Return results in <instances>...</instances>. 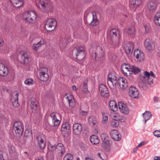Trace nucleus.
<instances>
[{
    "label": "nucleus",
    "instance_id": "obj_1",
    "mask_svg": "<svg viewBox=\"0 0 160 160\" xmlns=\"http://www.w3.org/2000/svg\"><path fill=\"white\" fill-rule=\"evenodd\" d=\"M109 34L111 39L110 44L115 48L118 47L121 41L119 31L116 28H113L110 31Z\"/></svg>",
    "mask_w": 160,
    "mask_h": 160
},
{
    "label": "nucleus",
    "instance_id": "obj_2",
    "mask_svg": "<svg viewBox=\"0 0 160 160\" xmlns=\"http://www.w3.org/2000/svg\"><path fill=\"white\" fill-rule=\"evenodd\" d=\"M150 76H151L153 78H156L155 75L154 74L153 72L151 71L149 73L146 71L144 72V76H140V78L141 80L145 83L151 84L153 83V82L152 79L150 78Z\"/></svg>",
    "mask_w": 160,
    "mask_h": 160
},
{
    "label": "nucleus",
    "instance_id": "obj_3",
    "mask_svg": "<svg viewBox=\"0 0 160 160\" xmlns=\"http://www.w3.org/2000/svg\"><path fill=\"white\" fill-rule=\"evenodd\" d=\"M117 78L115 74L112 73H109L108 76L107 83L109 87L115 91L117 83Z\"/></svg>",
    "mask_w": 160,
    "mask_h": 160
},
{
    "label": "nucleus",
    "instance_id": "obj_4",
    "mask_svg": "<svg viewBox=\"0 0 160 160\" xmlns=\"http://www.w3.org/2000/svg\"><path fill=\"white\" fill-rule=\"evenodd\" d=\"M40 79L43 82H47L49 78L48 69L45 67L41 68L39 70Z\"/></svg>",
    "mask_w": 160,
    "mask_h": 160
},
{
    "label": "nucleus",
    "instance_id": "obj_5",
    "mask_svg": "<svg viewBox=\"0 0 160 160\" xmlns=\"http://www.w3.org/2000/svg\"><path fill=\"white\" fill-rule=\"evenodd\" d=\"M104 52L102 48L100 47H98L95 53H92V56L93 58L96 61H101L103 58Z\"/></svg>",
    "mask_w": 160,
    "mask_h": 160
},
{
    "label": "nucleus",
    "instance_id": "obj_6",
    "mask_svg": "<svg viewBox=\"0 0 160 160\" xmlns=\"http://www.w3.org/2000/svg\"><path fill=\"white\" fill-rule=\"evenodd\" d=\"M40 3L45 12L51 11L52 6L50 0H40Z\"/></svg>",
    "mask_w": 160,
    "mask_h": 160
},
{
    "label": "nucleus",
    "instance_id": "obj_7",
    "mask_svg": "<svg viewBox=\"0 0 160 160\" xmlns=\"http://www.w3.org/2000/svg\"><path fill=\"white\" fill-rule=\"evenodd\" d=\"M37 18L36 12L33 11H28L27 13V17L24 18L25 20L29 23L32 22L35 20Z\"/></svg>",
    "mask_w": 160,
    "mask_h": 160
},
{
    "label": "nucleus",
    "instance_id": "obj_8",
    "mask_svg": "<svg viewBox=\"0 0 160 160\" xmlns=\"http://www.w3.org/2000/svg\"><path fill=\"white\" fill-rule=\"evenodd\" d=\"M57 24V22L55 19L49 18L47 20L45 27L46 29L47 28L50 29L48 31L51 32L55 28Z\"/></svg>",
    "mask_w": 160,
    "mask_h": 160
},
{
    "label": "nucleus",
    "instance_id": "obj_9",
    "mask_svg": "<svg viewBox=\"0 0 160 160\" xmlns=\"http://www.w3.org/2000/svg\"><path fill=\"white\" fill-rule=\"evenodd\" d=\"M13 129L17 135H22L24 130L22 123L20 122H15L13 124Z\"/></svg>",
    "mask_w": 160,
    "mask_h": 160
},
{
    "label": "nucleus",
    "instance_id": "obj_10",
    "mask_svg": "<svg viewBox=\"0 0 160 160\" xmlns=\"http://www.w3.org/2000/svg\"><path fill=\"white\" fill-rule=\"evenodd\" d=\"M8 151L9 154L11 157L15 160H18L19 154L13 146L10 145L8 146Z\"/></svg>",
    "mask_w": 160,
    "mask_h": 160
},
{
    "label": "nucleus",
    "instance_id": "obj_11",
    "mask_svg": "<svg viewBox=\"0 0 160 160\" xmlns=\"http://www.w3.org/2000/svg\"><path fill=\"white\" fill-rule=\"evenodd\" d=\"M144 46L147 50L149 51L152 50L155 47V42L152 39L148 38L144 41Z\"/></svg>",
    "mask_w": 160,
    "mask_h": 160
},
{
    "label": "nucleus",
    "instance_id": "obj_12",
    "mask_svg": "<svg viewBox=\"0 0 160 160\" xmlns=\"http://www.w3.org/2000/svg\"><path fill=\"white\" fill-rule=\"evenodd\" d=\"M134 55L138 61L142 62L144 60V56L143 52L139 49H136L134 52Z\"/></svg>",
    "mask_w": 160,
    "mask_h": 160
},
{
    "label": "nucleus",
    "instance_id": "obj_13",
    "mask_svg": "<svg viewBox=\"0 0 160 160\" xmlns=\"http://www.w3.org/2000/svg\"><path fill=\"white\" fill-rule=\"evenodd\" d=\"M76 58L79 60H82L84 57V48L81 47H78L76 48Z\"/></svg>",
    "mask_w": 160,
    "mask_h": 160
},
{
    "label": "nucleus",
    "instance_id": "obj_14",
    "mask_svg": "<svg viewBox=\"0 0 160 160\" xmlns=\"http://www.w3.org/2000/svg\"><path fill=\"white\" fill-rule=\"evenodd\" d=\"M117 83L122 90L125 89L128 87L127 80L123 78L119 77L117 81Z\"/></svg>",
    "mask_w": 160,
    "mask_h": 160
},
{
    "label": "nucleus",
    "instance_id": "obj_15",
    "mask_svg": "<svg viewBox=\"0 0 160 160\" xmlns=\"http://www.w3.org/2000/svg\"><path fill=\"white\" fill-rule=\"evenodd\" d=\"M50 116L52 119V122L49 123V125L53 127L58 126L60 124V122L57 118L55 113H51L50 115Z\"/></svg>",
    "mask_w": 160,
    "mask_h": 160
},
{
    "label": "nucleus",
    "instance_id": "obj_16",
    "mask_svg": "<svg viewBox=\"0 0 160 160\" xmlns=\"http://www.w3.org/2000/svg\"><path fill=\"white\" fill-rule=\"evenodd\" d=\"M158 6L157 2L154 0L150 1L148 2L147 8L148 10L154 11L156 9Z\"/></svg>",
    "mask_w": 160,
    "mask_h": 160
},
{
    "label": "nucleus",
    "instance_id": "obj_17",
    "mask_svg": "<svg viewBox=\"0 0 160 160\" xmlns=\"http://www.w3.org/2000/svg\"><path fill=\"white\" fill-rule=\"evenodd\" d=\"M129 94L132 98H136L138 97L139 92L137 88L134 86H132L129 89Z\"/></svg>",
    "mask_w": 160,
    "mask_h": 160
},
{
    "label": "nucleus",
    "instance_id": "obj_18",
    "mask_svg": "<svg viewBox=\"0 0 160 160\" xmlns=\"http://www.w3.org/2000/svg\"><path fill=\"white\" fill-rule=\"evenodd\" d=\"M82 130V125L80 123H74L73 126V131L74 134L79 135Z\"/></svg>",
    "mask_w": 160,
    "mask_h": 160
},
{
    "label": "nucleus",
    "instance_id": "obj_19",
    "mask_svg": "<svg viewBox=\"0 0 160 160\" xmlns=\"http://www.w3.org/2000/svg\"><path fill=\"white\" fill-rule=\"evenodd\" d=\"M119 108L121 113L123 114H128L129 111L127 105L122 102L118 103Z\"/></svg>",
    "mask_w": 160,
    "mask_h": 160
},
{
    "label": "nucleus",
    "instance_id": "obj_20",
    "mask_svg": "<svg viewBox=\"0 0 160 160\" xmlns=\"http://www.w3.org/2000/svg\"><path fill=\"white\" fill-rule=\"evenodd\" d=\"M30 107L32 109L34 110L36 112H38V102L34 98H31L30 100Z\"/></svg>",
    "mask_w": 160,
    "mask_h": 160
},
{
    "label": "nucleus",
    "instance_id": "obj_21",
    "mask_svg": "<svg viewBox=\"0 0 160 160\" xmlns=\"http://www.w3.org/2000/svg\"><path fill=\"white\" fill-rule=\"evenodd\" d=\"M66 98L70 107L73 108L75 105V100L73 95L71 94H66Z\"/></svg>",
    "mask_w": 160,
    "mask_h": 160
},
{
    "label": "nucleus",
    "instance_id": "obj_22",
    "mask_svg": "<svg viewBox=\"0 0 160 160\" xmlns=\"http://www.w3.org/2000/svg\"><path fill=\"white\" fill-rule=\"evenodd\" d=\"M134 48V45L132 42H128L124 45V48L126 53H131Z\"/></svg>",
    "mask_w": 160,
    "mask_h": 160
},
{
    "label": "nucleus",
    "instance_id": "obj_23",
    "mask_svg": "<svg viewBox=\"0 0 160 160\" xmlns=\"http://www.w3.org/2000/svg\"><path fill=\"white\" fill-rule=\"evenodd\" d=\"M110 135L112 139L116 141H118L121 139V135L119 133L118 131L116 130L111 131Z\"/></svg>",
    "mask_w": 160,
    "mask_h": 160
},
{
    "label": "nucleus",
    "instance_id": "obj_24",
    "mask_svg": "<svg viewBox=\"0 0 160 160\" xmlns=\"http://www.w3.org/2000/svg\"><path fill=\"white\" fill-rule=\"evenodd\" d=\"M18 93L15 92L13 93L11 101L12 103L13 106L15 107H18L20 105L18 102Z\"/></svg>",
    "mask_w": 160,
    "mask_h": 160
},
{
    "label": "nucleus",
    "instance_id": "obj_25",
    "mask_svg": "<svg viewBox=\"0 0 160 160\" xmlns=\"http://www.w3.org/2000/svg\"><path fill=\"white\" fill-rule=\"evenodd\" d=\"M99 89L101 96L103 97L108 96L109 91L107 88L104 85L100 84L99 86Z\"/></svg>",
    "mask_w": 160,
    "mask_h": 160
},
{
    "label": "nucleus",
    "instance_id": "obj_26",
    "mask_svg": "<svg viewBox=\"0 0 160 160\" xmlns=\"http://www.w3.org/2000/svg\"><path fill=\"white\" fill-rule=\"evenodd\" d=\"M132 66L129 65L124 63L122 64L121 67V70L125 76H127L128 74L126 71L130 72L132 71Z\"/></svg>",
    "mask_w": 160,
    "mask_h": 160
},
{
    "label": "nucleus",
    "instance_id": "obj_27",
    "mask_svg": "<svg viewBox=\"0 0 160 160\" xmlns=\"http://www.w3.org/2000/svg\"><path fill=\"white\" fill-rule=\"evenodd\" d=\"M8 72V69L5 65L0 63V75L4 76L7 75Z\"/></svg>",
    "mask_w": 160,
    "mask_h": 160
},
{
    "label": "nucleus",
    "instance_id": "obj_28",
    "mask_svg": "<svg viewBox=\"0 0 160 160\" xmlns=\"http://www.w3.org/2000/svg\"><path fill=\"white\" fill-rule=\"evenodd\" d=\"M36 139L38 146L41 149H44L45 147L46 143L42 138L40 136H38L37 137Z\"/></svg>",
    "mask_w": 160,
    "mask_h": 160
},
{
    "label": "nucleus",
    "instance_id": "obj_29",
    "mask_svg": "<svg viewBox=\"0 0 160 160\" xmlns=\"http://www.w3.org/2000/svg\"><path fill=\"white\" fill-rule=\"evenodd\" d=\"M109 108L110 110L114 113L118 109L117 104L114 100L110 101L109 103Z\"/></svg>",
    "mask_w": 160,
    "mask_h": 160
},
{
    "label": "nucleus",
    "instance_id": "obj_30",
    "mask_svg": "<svg viewBox=\"0 0 160 160\" xmlns=\"http://www.w3.org/2000/svg\"><path fill=\"white\" fill-rule=\"evenodd\" d=\"M10 1L13 6L17 8L21 7L23 4L22 0H10Z\"/></svg>",
    "mask_w": 160,
    "mask_h": 160
},
{
    "label": "nucleus",
    "instance_id": "obj_31",
    "mask_svg": "<svg viewBox=\"0 0 160 160\" xmlns=\"http://www.w3.org/2000/svg\"><path fill=\"white\" fill-rule=\"evenodd\" d=\"M56 151L62 155L65 152V149L62 143H59L56 145Z\"/></svg>",
    "mask_w": 160,
    "mask_h": 160
},
{
    "label": "nucleus",
    "instance_id": "obj_32",
    "mask_svg": "<svg viewBox=\"0 0 160 160\" xmlns=\"http://www.w3.org/2000/svg\"><path fill=\"white\" fill-rule=\"evenodd\" d=\"M111 116L114 117L118 122H124L126 121V119L125 117L123 116L118 115L117 113H114V115L113 113L111 114Z\"/></svg>",
    "mask_w": 160,
    "mask_h": 160
},
{
    "label": "nucleus",
    "instance_id": "obj_33",
    "mask_svg": "<svg viewBox=\"0 0 160 160\" xmlns=\"http://www.w3.org/2000/svg\"><path fill=\"white\" fill-rule=\"evenodd\" d=\"M45 43V41L43 39H42L40 41L37 43H34L32 46V48L35 51H37L38 48L40 47L42 45Z\"/></svg>",
    "mask_w": 160,
    "mask_h": 160
},
{
    "label": "nucleus",
    "instance_id": "obj_34",
    "mask_svg": "<svg viewBox=\"0 0 160 160\" xmlns=\"http://www.w3.org/2000/svg\"><path fill=\"white\" fill-rule=\"evenodd\" d=\"M101 138L102 142L107 145H109L110 143L108 140V137L106 133H102L101 135Z\"/></svg>",
    "mask_w": 160,
    "mask_h": 160
},
{
    "label": "nucleus",
    "instance_id": "obj_35",
    "mask_svg": "<svg viewBox=\"0 0 160 160\" xmlns=\"http://www.w3.org/2000/svg\"><path fill=\"white\" fill-rule=\"evenodd\" d=\"M154 21L156 25L160 26V11L155 14Z\"/></svg>",
    "mask_w": 160,
    "mask_h": 160
},
{
    "label": "nucleus",
    "instance_id": "obj_36",
    "mask_svg": "<svg viewBox=\"0 0 160 160\" xmlns=\"http://www.w3.org/2000/svg\"><path fill=\"white\" fill-rule=\"evenodd\" d=\"M21 58L24 64H27L30 58L27 52H24L22 55Z\"/></svg>",
    "mask_w": 160,
    "mask_h": 160
},
{
    "label": "nucleus",
    "instance_id": "obj_37",
    "mask_svg": "<svg viewBox=\"0 0 160 160\" xmlns=\"http://www.w3.org/2000/svg\"><path fill=\"white\" fill-rule=\"evenodd\" d=\"M70 125L68 122H65L62 125L61 130L62 132H68L69 131Z\"/></svg>",
    "mask_w": 160,
    "mask_h": 160
},
{
    "label": "nucleus",
    "instance_id": "obj_38",
    "mask_svg": "<svg viewBox=\"0 0 160 160\" xmlns=\"http://www.w3.org/2000/svg\"><path fill=\"white\" fill-rule=\"evenodd\" d=\"M124 32L129 35L134 34L135 33V28L133 27L126 28L124 29Z\"/></svg>",
    "mask_w": 160,
    "mask_h": 160
},
{
    "label": "nucleus",
    "instance_id": "obj_39",
    "mask_svg": "<svg viewBox=\"0 0 160 160\" xmlns=\"http://www.w3.org/2000/svg\"><path fill=\"white\" fill-rule=\"evenodd\" d=\"M141 3V0H130V4L131 6L136 8L140 5Z\"/></svg>",
    "mask_w": 160,
    "mask_h": 160
},
{
    "label": "nucleus",
    "instance_id": "obj_40",
    "mask_svg": "<svg viewBox=\"0 0 160 160\" xmlns=\"http://www.w3.org/2000/svg\"><path fill=\"white\" fill-rule=\"evenodd\" d=\"M151 113L149 111H146L143 114V116L144 119L145 123L149 120L151 117Z\"/></svg>",
    "mask_w": 160,
    "mask_h": 160
},
{
    "label": "nucleus",
    "instance_id": "obj_41",
    "mask_svg": "<svg viewBox=\"0 0 160 160\" xmlns=\"http://www.w3.org/2000/svg\"><path fill=\"white\" fill-rule=\"evenodd\" d=\"M90 141L93 144H97L99 142L98 137L95 135H93L91 136Z\"/></svg>",
    "mask_w": 160,
    "mask_h": 160
},
{
    "label": "nucleus",
    "instance_id": "obj_42",
    "mask_svg": "<svg viewBox=\"0 0 160 160\" xmlns=\"http://www.w3.org/2000/svg\"><path fill=\"white\" fill-rule=\"evenodd\" d=\"M92 20L90 24L93 26H96L99 23V21L96 16H94L93 14H92Z\"/></svg>",
    "mask_w": 160,
    "mask_h": 160
},
{
    "label": "nucleus",
    "instance_id": "obj_43",
    "mask_svg": "<svg viewBox=\"0 0 160 160\" xmlns=\"http://www.w3.org/2000/svg\"><path fill=\"white\" fill-rule=\"evenodd\" d=\"M89 123L92 126H94L96 125L97 122L96 118L93 116H91L88 119Z\"/></svg>",
    "mask_w": 160,
    "mask_h": 160
},
{
    "label": "nucleus",
    "instance_id": "obj_44",
    "mask_svg": "<svg viewBox=\"0 0 160 160\" xmlns=\"http://www.w3.org/2000/svg\"><path fill=\"white\" fill-rule=\"evenodd\" d=\"M119 125V122L115 118L112 117V120L111 122V126L113 128L118 127Z\"/></svg>",
    "mask_w": 160,
    "mask_h": 160
},
{
    "label": "nucleus",
    "instance_id": "obj_45",
    "mask_svg": "<svg viewBox=\"0 0 160 160\" xmlns=\"http://www.w3.org/2000/svg\"><path fill=\"white\" fill-rule=\"evenodd\" d=\"M131 69L132 70L131 71V72H133L135 74H137L140 71V69L138 67L135 66H132Z\"/></svg>",
    "mask_w": 160,
    "mask_h": 160
},
{
    "label": "nucleus",
    "instance_id": "obj_46",
    "mask_svg": "<svg viewBox=\"0 0 160 160\" xmlns=\"http://www.w3.org/2000/svg\"><path fill=\"white\" fill-rule=\"evenodd\" d=\"M102 122L103 123H106L108 120V117L107 114L104 112H102Z\"/></svg>",
    "mask_w": 160,
    "mask_h": 160
},
{
    "label": "nucleus",
    "instance_id": "obj_47",
    "mask_svg": "<svg viewBox=\"0 0 160 160\" xmlns=\"http://www.w3.org/2000/svg\"><path fill=\"white\" fill-rule=\"evenodd\" d=\"M24 83L28 85H32L33 84V80L31 78H28L24 81Z\"/></svg>",
    "mask_w": 160,
    "mask_h": 160
},
{
    "label": "nucleus",
    "instance_id": "obj_48",
    "mask_svg": "<svg viewBox=\"0 0 160 160\" xmlns=\"http://www.w3.org/2000/svg\"><path fill=\"white\" fill-rule=\"evenodd\" d=\"M73 158V156L72 154L68 153L64 156L63 160H72Z\"/></svg>",
    "mask_w": 160,
    "mask_h": 160
},
{
    "label": "nucleus",
    "instance_id": "obj_49",
    "mask_svg": "<svg viewBox=\"0 0 160 160\" xmlns=\"http://www.w3.org/2000/svg\"><path fill=\"white\" fill-rule=\"evenodd\" d=\"M144 27L145 30V32L146 33L149 32L151 30L150 26L149 24H147L144 25Z\"/></svg>",
    "mask_w": 160,
    "mask_h": 160
},
{
    "label": "nucleus",
    "instance_id": "obj_50",
    "mask_svg": "<svg viewBox=\"0 0 160 160\" xmlns=\"http://www.w3.org/2000/svg\"><path fill=\"white\" fill-rule=\"evenodd\" d=\"M32 134L31 131L30 129H27L25 132L24 136L28 137L32 136Z\"/></svg>",
    "mask_w": 160,
    "mask_h": 160
},
{
    "label": "nucleus",
    "instance_id": "obj_51",
    "mask_svg": "<svg viewBox=\"0 0 160 160\" xmlns=\"http://www.w3.org/2000/svg\"><path fill=\"white\" fill-rule=\"evenodd\" d=\"M66 42L65 40L63 41L62 40L60 39L59 45L61 48L65 47L66 46Z\"/></svg>",
    "mask_w": 160,
    "mask_h": 160
},
{
    "label": "nucleus",
    "instance_id": "obj_52",
    "mask_svg": "<svg viewBox=\"0 0 160 160\" xmlns=\"http://www.w3.org/2000/svg\"><path fill=\"white\" fill-rule=\"evenodd\" d=\"M83 89L84 92H86L88 91L87 82H83Z\"/></svg>",
    "mask_w": 160,
    "mask_h": 160
},
{
    "label": "nucleus",
    "instance_id": "obj_53",
    "mask_svg": "<svg viewBox=\"0 0 160 160\" xmlns=\"http://www.w3.org/2000/svg\"><path fill=\"white\" fill-rule=\"evenodd\" d=\"M56 145H50L48 146V149L49 150L52 151L54 150H56Z\"/></svg>",
    "mask_w": 160,
    "mask_h": 160
},
{
    "label": "nucleus",
    "instance_id": "obj_54",
    "mask_svg": "<svg viewBox=\"0 0 160 160\" xmlns=\"http://www.w3.org/2000/svg\"><path fill=\"white\" fill-rule=\"evenodd\" d=\"M153 134L155 136L160 137V131L156 130L154 132Z\"/></svg>",
    "mask_w": 160,
    "mask_h": 160
},
{
    "label": "nucleus",
    "instance_id": "obj_55",
    "mask_svg": "<svg viewBox=\"0 0 160 160\" xmlns=\"http://www.w3.org/2000/svg\"><path fill=\"white\" fill-rule=\"evenodd\" d=\"M3 152L2 151H0V160H4L3 156Z\"/></svg>",
    "mask_w": 160,
    "mask_h": 160
},
{
    "label": "nucleus",
    "instance_id": "obj_56",
    "mask_svg": "<svg viewBox=\"0 0 160 160\" xmlns=\"http://www.w3.org/2000/svg\"><path fill=\"white\" fill-rule=\"evenodd\" d=\"M3 42L2 39L0 37V47L3 45Z\"/></svg>",
    "mask_w": 160,
    "mask_h": 160
},
{
    "label": "nucleus",
    "instance_id": "obj_57",
    "mask_svg": "<svg viewBox=\"0 0 160 160\" xmlns=\"http://www.w3.org/2000/svg\"><path fill=\"white\" fill-rule=\"evenodd\" d=\"M144 142H141L137 147V148H138L141 146H143L144 145Z\"/></svg>",
    "mask_w": 160,
    "mask_h": 160
},
{
    "label": "nucleus",
    "instance_id": "obj_58",
    "mask_svg": "<svg viewBox=\"0 0 160 160\" xmlns=\"http://www.w3.org/2000/svg\"><path fill=\"white\" fill-rule=\"evenodd\" d=\"M153 99H154V102H157L158 101L159 99H158V97H154Z\"/></svg>",
    "mask_w": 160,
    "mask_h": 160
},
{
    "label": "nucleus",
    "instance_id": "obj_59",
    "mask_svg": "<svg viewBox=\"0 0 160 160\" xmlns=\"http://www.w3.org/2000/svg\"><path fill=\"white\" fill-rule=\"evenodd\" d=\"M154 160H160V157L156 156L154 158Z\"/></svg>",
    "mask_w": 160,
    "mask_h": 160
},
{
    "label": "nucleus",
    "instance_id": "obj_60",
    "mask_svg": "<svg viewBox=\"0 0 160 160\" xmlns=\"http://www.w3.org/2000/svg\"><path fill=\"white\" fill-rule=\"evenodd\" d=\"M0 118L2 119H5V117L2 114H0Z\"/></svg>",
    "mask_w": 160,
    "mask_h": 160
},
{
    "label": "nucleus",
    "instance_id": "obj_61",
    "mask_svg": "<svg viewBox=\"0 0 160 160\" xmlns=\"http://www.w3.org/2000/svg\"><path fill=\"white\" fill-rule=\"evenodd\" d=\"M97 156L98 157H99L102 160H104V159L102 158L101 155V154L100 153H98L97 155Z\"/></svg>",
    "mask_w": 160,
    "mask_h": 160
},
{
    "label": "nucleus",
    "instance_id": "obj_62",
    "mask_svg": "<svg viewBox=\"0 0 160 160\" xmlns=\"http://www.w3.org/2000/svg\"><path fill=\"white\" fill-rule=\"evenodd\" d=\"M72 89L73 90H77V88L76 86L75 85H73L72 87Z\"/></svg>",
    "mask_w": 160,
    "mask_h": 160
},
{
    "label": "nucleus",
    "instance_id": "obj_63",
    "mask_svg": "<svg viewBox=\"0 0 160 160\" xmlns=\"http://www.w3.org/2000/svg\"><path fill=\"white\" fill-rule=\"evenodd\" d=\"M82 114L83 115H86L87 114L88 112H87L82 111Z\"/></svg>",
    "mask_w": 160,
    "mask_h": 160
},
{
    "label": "nucleus",
    "instance_id": "obj_64",
    "mask_svg": "<svg viewBox=\"0 0 160 160\" xmlns=\"http://www.w3.org/2000/svg\"><path fill=\"white\" fill-rule=\"evenodd\" d=\"M36 160H44L42 158H37L36 159Z\"/></svg>",
    "mask_w": 160,
    "mask_h": 160
}]
</instances>
